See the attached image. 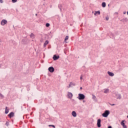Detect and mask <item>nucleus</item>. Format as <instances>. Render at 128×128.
Returning <instances> with one entry per match:
<instances>
[{
    "label": "nucleus",
    "mask_w": 128,
    "mask_h": 128,
    "mask_svg": "<svg viewBox=\"0 0 128 128\" xmlns=\"http://www.w3.org/2000/svg\"><path fill=\"white\" fill-rule=\"evenodd\" d=\"M80 100H82L84 98H86V96L82 94H79L78 96L77 97Z\"/></svg>",
    "instance_id": "nucleus-1"
},
{
    "label": "nucleus",
    "mask_w": 128,
    "mask_h": 128,
    "mask_svg": "<svg viewBox=\"0 0 128 128\" xmlns=\"http://www.w3.org/2000/svg\"><path fill=\"white\" fill-rule=\"evenodd\" d=\"M108 114H110V110H106L105 112L102 114V116L104 118H108Z\"/></svg>",
    "instance_id": "nucleus-2"
},
{
    "label": "nucleus",
    "mask_w": 128,
    "mask_h": 128,
    "mask_svg": "<svg viewBox=\"0 0 128 128\" xmlns=\"http://www.w3.org/2000/svg\"><path fill=\"white\" fill-rule=\"evenodd\" d=\"M8 24V21L6 20H2L0 22L1 26H4Z\"/></svg>",
    "instance_id": "nucleus-3"
},
{
    "label": "nucleus",
    "mask_w": 128,
    "mask_h": 128,
    "mask_svg": "<svg viewBox=\"0 0 128 128\" xmlns=\"http://www.w3.org/2000/svg\"><path fill=\"white\" fill-rule=\"evenodd\" d=\"M115 95L117 100H120L122 98V95L118 93H115Z\"/></svg>",
    "instance_id": "nucleus-4"
},
{
    "label": "nucleus",
    "mask_w": 128,
    "mask_h": 128,
    "mask_svg": "<svg viewBox=\"0 0 128 128\" xmlns=\"http://www.w3.org/2000/svg\"><path fill=\"white\" fill-rule=\"evenodd\" d=\"M8 118H14V112H10L8 114Z\"/></svg>",
    "instance_id": "nucleus-5"
},
{
    "label": "nucleus",
    "mask_w": 128,
    "mask_h": 128,
    "mask_svg": "<svg viewBox=\"0 0 128 128\" xmlns=\"http://www.w3.org/2000/svg\"><path fill=\"white\" fill-rule=\"evenodd\" d=\"M102 122V120L100 119H98L97 122V126L98 128H100L102 126V125L100 124V122Z\"/></svg>",
    "instance_id": "nucleus-6"
},
{
    "label": "nucleus",
    "mask_w": 128,
    "mask_h": 128,
    "mask_svg": "<svg viewBox=\"0 0 128 128\" xmlns=\"http://www.w3.org/2000/svg\"><path fill=\"white\" fill-rule=\"evenodd\" d=\"M48 70L50 72H54V68L52 66L49 67Z\"/></svg>",
    "instance_id": "nucleus-7"
},
{
    "label": "nucleus",
    "mask_w": 128,
    "mask_h": 128,
    "mask_svg": "<svg viewBox=\"0 0 128 128\" xmlns=\"http://www.w3.org/2000/svg\"><path fill=\"white\" fill-rule=\"evenodd\" d=\"M72 93L70 92H68V98H72Z\"/></svg>",
    "instance_id": "nucleus-8"
},
{
    "label": "nucleus",
    "mask_w": 128,
    "mask_h": 128,
    "mask_svg": "<svg viewBox=\"0 0 128 128\" xmlns=\"http://www.w3.org/2000/svg\"><path fill=\"white\" fill-rule=\"evenodd\" d=\"M60 56L54 55L52 58L54 60H58Z\"/></svg>",
    "instance_id": "nucleus-9"
},
{
    "label": "nucleus",
    "mask_w": 128,
    "mask_h": 128,
    "mask_svg": "<svg viewBox=\"0 0 128 128\" xmlns=\"http://www.w3.org/2000/svg\"><path fill=\"white\" fill-rule=\"evenodd\" d=\"M76 86V83L70 82V84H69V86L68 88H70V86Z\"/></svg>",
    "instance_id": "nucleus-10"
},
{
    "label": "nucleus",
    "mask_w": 128,
    "mask_h": 128,
    "mask_svg": "<svg viewBox=\"0 0 128 128\" xmlns=\"http://www.w3.org/2000/svg\"><path fill=\"white\" fill-rule=\"evenodd\" d=\"M120 22H128V18H124L120 20Z\"/></svg>",
    "instance_id": "nucleus-11"
},
{
    "label": "nucleus",
    "mask_w": 128,
    "mask_h": 128,
    "mask_svg": "<svg viewBox=\"0 0 128 128\" xmlns=\"http://www.w3.org/2000/svg\"><path fill=\"white\" fill-rule=\"evenodd\" d=\"M108 74L110 76H114V74L110 72H108Z\"/></svg>",
    "instance_id": "nucleus-12"
},
{
    "label": "nucleus",
    "mask_w": 128,
    "mask_h": 128,
    "mask_svg": "<svg viewBox=\"0 0 128 128\" xmlns=\"http://www.w3.org/2000/svg\"><path fill=\"white\" fill-rule=\"evenodd\" d=\"M72 114L74 118H76V111H73L72 113Z\"/></svg>",
    "instance_id": "nucleus-13"
},
{
    "label": "nucleus",
    "mask_w": 128,
    "mask_h": 128,
    "mask_svg": "<svg viewBox=\"0 0 128 128\" xmlns=\"http://www.w3.org/2000/svg\"><path fill=\"white\" fill-rule=\"evenodd\" d=\"M47 44H48V40H46L44 43V48H46V45Z\"/></svg>",
    "instance_id": "nucleus-14"
},
{
    "label": "nucleus",
    "mask_w": 128,
    "mask_h": 128,
    "mask_svg": "<svg viewBox=\"0 0 128 128\" xmlns=\"http://www.w3.org/2000/svg\"><path fill=\"white\" fill-rule=\"evenodd\" d=\"M109 91H110V90H108V88H106L104 90V93L108 94V92Z\"/></svg>",
    "instance_id": "nucleus-15"
},
{
    "label": "nucleus",
    "mask_w": 128,
    "mask_h": 128,
    "mask_svg": "<svg viewBox=\"0 0 128 128\" xmlns=\"http://www.w3.org/2000/svg\"><path fill=\"white\" fill-rule=\"evenodd\" d=\"M94 16H96V14H100V10L95 12V13L94 14Z\"/></svg>",
    "instance_id": "nucleus-16"
},
{
    "label": "nucleus",
    "mask_w": 128,
    "mask_h": 128,
    "mask_svg": "<svg viewBox=\"0 0 128 128\" xmlns=\"http://www.w3.org/2000/svg\"><path fill=\"white\" fill-rule=\"evenodd\" d=\"M58 8H60V12H62V4H59L58 6Z\"/></svg>",
    "instance_id": "nucleus-17"
},
{
    "label": "nucleus",
    "mask_w": 128,
    "mask_h": 128,
    "mask_svg": "<svg viewBox=\"0 0 128 128\" xmlns=\"http://www.w3.org/2000/svg\"><path fill=\"white\" fill-rule=\"evenodd\" d=\"M102 8H106V2H103L102 4Z\"/></svg>",
    "instance_id": "nucleus-18"
},
{
    "label": "nucleus",
    "mask_w": 128,
    "mask_h": 128,
    "mask_svg": "<svg viewBox=\"0 0 128 128\" xmlns=\"http://www.w3.org/2000/svg\"><path fill=\"white\" fill-rule=\"evenodd\" d=\"M5 114H8V107L6 108Z\"/></svg>",
    "instance_id": "nucleus-19"
},
{
    "label": "nucleus",
    "mask_w": 128,
    "mask_h": 128,
    "mask_svg": "<svg viewBox=\"0 0 128 128\" xmlns=\"http://www.w3.org/2000/svg\"><path fill=\"white\" fill-rule=\"evenodd\" d=\"M30 38H34V34L32 33L30 34Z\"/></svg>",
    "instance_id": "nucleus-20"
},
{
    "label": "nucleus",
    "mask_w": 128,
    "mask_h": 128,
    "mask_svg": "<svg viewBox=\"0 0 128 128\" xmlns=\"http://www.w3.org/2000/svg\"><path fill=\"white\" fill-rule=\"evenodd\" d=\"M120 124L121 126H123L125 125L124 124V120H122L120 122Z\"/></svg>",
    "instance_id": "nucleus-21"
},
{
    "label": "nucleus",
    "mask_w": 128,
    "mask_h": 128,
    "mask_svg": "<svg viewBox=\"0 0 128 128\" xmlns=\"http://www.w3.org/2000/svg\"><path fill=\"white\" fill-rule=\"evenodd\" d=\"M6 126H10V123L8 122H6Z\"/></svg>",
    "instance_id": "nucleus-22"
},
{
    "label": "nucleus",
    "mask_w": 128,
    "mask_h": 128,
    "mask_svg": "<svg viewBox=\"0 0 128 128\" xmlns=\"http://www.w3.org/2000/svg\"><path fill=\"white\" fill-rule=\"evenodd\" d=\"M12 2H13V4H14L18 2V0H12Z\"/></svg>",
    "instance_id": "nucleus-23"
},
{
    "label": "nucleus",
    "mask_w": 128,
    "mask_h": 128,
    "mask_svg": "<svg viewBox=\"0 0 128 128\" xmlns=\"http://www.w3.org/2000/svg\"><path fill=\"white\" fill-rule=\"evenodd\" d=\"M50 24L49 23H46V28H48V26H50Z\"/></svg>",
    "instance_id": "nucleus-24"
},
{
    "label": "nucleus",
    "mask_w": 128,
    "mask_h": 128,
    "mask_svg": "<svg viewBox=\"0 0 128 128\" xmlns=\"http://www.w3.org/2000/svg\"><path fill=\"white\" fill-rule=\"evenodd\" d=\"M0 98H4V95H2V94L1 93H0Z\"/></svg>",
    "instance_id": "nucleus-25"
},
{
    "label": "nucleus",
    "mask_w": 128,
    "mask_h": 128,
    "mask_svg": "<svg viewBox=\"0 0 128 128\" xmlns=\"http://www.w3.org/2000/svg\"><path fill=\"white\" fill-rule=\"evenodd\" d=\"M48 126H52V128H56V126L52 124L49 125Z\"/></svg>",
    "instance_id": "nucleus-26"
},
{
    "label": "nucleus",
    "mask_w": 128,
    "mask_h": 128,
    "mask_svg": "<svg viewBox=\"0 0 128 128\" xmlns=\"http://www.w3.org/2000/svg\"><path fill=\"white\" fill-rule=\"evenodd\" d=\"M68 40V36H66L64 40Z\"/></svg>",
    "instance_id": "nucleus-27"
},
{
    "label": "nucleus",
    "mask_w": 128,
    "mask_h": 128,
    "mask_svg": "<svg viewBox=\"0 0 128 128\" xmlns=\"http://www.w3.org/2000/svg\"><path fill=\"white\" fill-rule=\"evenodd\" d=\"M92 99L95 100L96 99V96L92 94Z\"/></svg>",
    "instance_id": "nucleus-28"
},
{
    "label": "nucleus",
    "mask_w": 128,
    "mask_h": 128,
    "mask_svg": "<svg viewBox=\"0 0 128 128\" xmlns=\"http://www.w3.org/2000/svg\"><path fill=\"white\" fill-rule=\"evenodd\" d=\"M0 4H4V0H0Z\"/></svg>",
    "instance_id": "nucleus-29"
},
{
    "label": "nucleus",
    "mask_w": 128,
    "mask_h": 128,
    "mask_svg": "<svg viewBox=\"0 0 128 128\" xmlns=\"http://www.w3.org/2000/svg\"><path fill=\"white\" fill-rule=\"evenodd\" d=\"M108 19H109L108 16H107L106 18V20H108Z\"/></svg>",
    "instance_id": "nucleus-30"
},
{
    "label": "nucleus",
    "mask_w": 128,
    "mask_h": 128,
    "mask_svg": "<svg viewBox=\"0 0 128 128\" xmlns=\"http://www.w3.org/2000/svg\"><path fill=\"white\" fill-rule=\"evenodd\" d=\"M123 126V128H126V124L123 126Z\"/></svg>",
    "instance_id": "nucleus-31"
},
{
    "label": "nucleus",
    "mask_w": 128,
    "mask_h": 128,
    "mask_svg": "<svg viewBox=\"0 0 128 128\" xmlns=\"http://www.w3.org/2000/svg\"><path fill=\"white\" fill-rule=\"evenodd\" d=\"M123 14H126V12H123Z\"/></svg>",
    "instance_id": "nucleus-32"
},
{
    "label": "nucleus",
    "mask_w": 128,
    "mask_h": 128,
    "mask_svg": "<svg viewBox=\"0 0 128 128\" xmlns=\"http://www.w3.org/2000/svg\"><path fill=\"white\" fill-rule=\"evenodd\" d=\"M110 106H116V104H110Z\"/></svg>",
    "instance_id": "nucleus-33"
},
{
    "label": "nucleus",
    "mask_w": 128,
    "mask_h": 128,
    "mask_svg": "<svg viewBox=\"0 0 128 128\" xmlns=\"http://www.w3.org/2000/svg\"><path fill=\"white\" fill-rule=\"evenodd\" d=\"M80 79L81 80H82V76H80Z\"/></svg>",
    "instance_id": "nucleus-34"
},
{
    "label": "nucleus",
    "mask_w": 128,
    "mask_h": 128,
    "mask_svg": "<svg viewBox=\"0 0 128 128\" xmlns=\"http://www.w3.org/2000/svg\"><path fill=\"white\" fill-rule=\"evenodd\" d=\"M108 128H112V126H108Z\"/></svg>",
    "instance_id": "nucleus-35"
},
{
    "label": "nucleus",
    "mask_w": 128,
    "mask_h": 128,
    "mask_svg": "<svg viewBox=\"0 0 128 128\" xmlns=\"http://www.w3.org/2000/svg\"><path fill=\"white\" fill-rule=\"evenodd\" d=\"M82 102H86V100H83Z\"/></svg>",
    "instance_id": "nucleus-36"
},
{
    "label": "nucleus",
    "mask_w": 128,
    "mask_h": 128,
    "mask_svg": "<svg viewBox=\"0 0 128 128\" xmlns=\"http://www.w3.org/2000/svg\"><path fill=\"white\" fill-rule=\"evenodd\" d=\"M80 90H82V87H80Z\"/></svg>",
    "instance_id": "nucleus-37"
},
{
    "label": "nucleus",
    "mask_w": 128,
    "mask_h": 128,
    "mask_svg": "<svg viewBox=\"0 0 128 128\" xmlns=\"http://www.w3.org/2000/svg\"><path fill=\"white\" fill-rule=\"evenodd\" d=\"M36 16H38V14H36Z\"/></svg>",
    "instance_id": "nucleus-38"
}]
</instances>
